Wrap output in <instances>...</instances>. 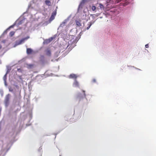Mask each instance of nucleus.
Here are the masks:
<instances>
[{
	"label": "nucleus",
	"mask_w": 156,
	"mask_h": 156,
	"mask_svg": "<svg viewBox=\"0 0 156 156\" xmlns=\"http://www.w3.org/2000/svg\"><path fill=\"white\" fill-rule=\"evenodd\" d=\"M45 4L48 5V6H50L51 5V3L50 1L49 0H46V1L45 2Z\"/></svg>",
	"instance_id": "f8f14e48"
},
{
	"label": "nucleus",
	"mask_w": 156,
	"mask_h": 156,
	"mask_svg": "<svg viewBox=\"0 0 156 156\" xmlns=\"http://www.w3.org/2000/svg\"><path fill=\"white\" fill-rule=\"evenodd\" d=\"M94 23V22L92 23L91 22H90L88 24V26L87 27V29L88 30L90 26L92 25L93 23Z\"/></svg>",
	"instance_id": "ddd939ff"
},
{
	"label": "nucleus",
	"mask_w": 156,
	"mask_h": 156,
	"mask_svg": "<svg viewBox=\"0 0 156 156\" xmlns=\"http://www.w3.org/2000/svg\"><path fill=\"white\" fill-rule=\"evenodd\" d=\"M128 0H115V2H114V3L115 4H117V3H119V2L121 1H124V2H126L125 3H124V5H126L127 4H126V3L127 2V1Z\"/></svg>",
	"instance_id": "39448f33"
},
{
	"label": "nucleus",
	"mask_w": 156,
	"mask_h": 156,
	"mask_svg": "<svg viewBox=\"0 0 156 156\" xmlns=\"http://www.w3.org/2000/svg\"><path fill=\"white\" fill-rule=\"evenodd\" d=\"M17 71L18 72H22V70L20 69H18Z\"/></svg>",
	"instance_id": "412c9836"
},
{
	"label": "nucleus",
	"mask_w": 156,
	"mask_h": 156,
	"mask_svg": "<svg viewBox=\"0 0 156 156\" xmlns=\"http://www.w3.org/2000/svg\"><path fill=\"white\" fill-rule=\"evenodd\" d=\"M45 53L48 56H50L51 55V50L49 49H48L45 51Z\"/></svg>",
	"instance_id": "6e6552de"
},
{
	"label": "nucleus",
	"mask_w": 156,
	"mask_h": 156,
	"mask_svg": "<svg viewBox=\"0 0 156 156\" xmlns=\"http://www.w3.org/2000/svg\"><path fill=\"white\" fill-rule=\"evenodd\" d=\"M66 22H63L62 23H61L60 25V26L63 27V26H64L65 24H66Z\"/></svg>",
	"instance_id": "a211bd4d"
},
{
	"label": "nucleus",
	"mask_w": 156,
	"mask_h": 156,
	"mask_svg": "<svg viewBox=\"0 0 156 156\" xmlns=\"http://www.w3.org/2000/svg\"><path fill=\"white\" fill-rule=\"evenodd\" d=\"M51 40H52L53 39V38L52 37H51Z\"/></svg>",
	"instance_id": "393cba45"
},
{
	"label": "nucleus",
	"mask_w": 156,
	"mask_h": 156,
	"mask_svg": "<svg viewBox=\"0 0 156 156\" xmlns=\"http://www.w3.org/2000/svg\"><path fill=\"white\" fill-rule=\"evenodd\" d=\"M73 85L74 87H79V83L76 80H75L73 84Z\"/></svg>",
	"instance_id": "423d86ee"
},
{
	"label": "nucleus",
	"mask_w": 156,
	"mask_h": 156,
	"mask_svg": "<svg viewBox=\"0 0 156 156\" xmlns=\"http://www.w3.org/2000/svg\"><path fill=\"white\" fill-rule=\"evenodd\" d=\"M85 2V0H83L81 2V3L79 5V8H80L82 5V3H84Z\"/></svg>",
	"instance_id": "6ab92c4d"
},
{
	"label": "nucleus",
	"mask_w": 156,
	"mask_h": 156,
	"mask_svg": "<svg viewBox=\"0 0 156 156\" xmlns=\"http://www.w3.org/2000/svg\"><path fill=\"white\" fill-rule=\"evenodd\" d=\"M100 13H98L95 14H90V16L92 17L93 19H94L96 17L100 15Z\"/></svg>",
	"instance_id": "0eeeda50"
},
{
	"label": "nucleus",
	"mask_w": 156,
	"mask_h": 156,
	"mask_svg": "<svg viewBox=\"0 0 156 156\" xmlns=\"http://www.w3.org/2000/svg\"><path fill=\"white\" fill-rule=\"evenodd\" d=\"M96 82V79H93L92 80V83H95Z\"/></svg>",
	"instance_id": "aec40b11"
},
{
	"label": "nucleus",
	"mask_w": 156,
	"mask_h": 156,
	"mask_svg": "<svg viewBox=\"0 0 156 156\" xmlns=\"http://www.w3.org/2000/svg\"><path fill=\"white\" fill-rule=\"evenodd\" d=\"M2 48V45L0 44V49Z\"/></svg>",
	"instance_id": "b1692460"
},
{
	"label": "nucleus",
	"mask_w": 156,
	"mask_h": 156,
	"mask_svg": "<svg viewBox=\"0 0 156 156\" xmlns=\"http://www.w3.org/2000/svg\"><path fill=\"white\" fill-rule=\"evenodd\" d=\"M14 34H15L14 32L12 31L10 32V33H9V35L11 37H12Z\"/></svg>",
	"instance_id": "dca6fc26"
},
{
	"label": "nucleus",
	"mask_w": 156,
	"mask_h": 156,
	"mask_svg": "<svg viewBox=\"0 0 156 156\" xmlns=\"http://www.w3.org/2000/svg\"><path fill=\"white\" fill-rule=\"evenodd\" d=\"M27 67L28 69H31L34 66V65L32 64H27Z\"/></svg>",
	"instance_id": "9b49d317"
},
{
	"label": "nucleus",
	"mask_w": 156,
	"mask_h": 156,
	"mask_svg": "<svg viewBox=\"0 0 156 156\" xmlns=\"http://www.w3.org/2000/svg\"><path fill=\"white\" fill-rule=\"evenodd\" d=\"M83 95H82L80 93H79L77 96L76 98L79 101H82L83 99L86 98V95L85 94V91L83 90Z\"/></svg>",
	"instance_id": "f257e3e1"
},
{
	"label": "nucleus",
	"mask_w": 156,
	"mask_h": 156,
	"mask_svg": "<svg viewBox=\"0 0 156 156\" xmlns=\"http://www.w3.org/2000/svg\"><path fill=\"white\" fill-rule=\"evenodd\" d=\"M68 43V45L67 47L69 46V45L70 44H71V41H69Z\"/></svg>",
	"instance_id": "5701e85b"
},
{
	"label": "nucleus",
	"mask_w": 156,
	"mask_h": 156,
	"mask_svg": "<svg viewBox=\"0 0 156 156\" xmlns=\"http://www.w3.org/2000/svg\"><path fill=\"white\" fill-rule=\"evenodd\" d=\"M99 7H100V9H104V6L101 3L99 4Z\"/></svg>",
	"instance_id": "2eb2a0df"
},
{
	"label": "nucleus",
	"mask_w": 156,
	"mask_h": 156,
	"mask_svg": "<svg viewBox=\"0 0 156 156\" xmlns=\"http://www.w3.org/2000/svg\"><path fill=\"white\" fill-rule=\"evenodd\" d=\"M96 9V7L95 6H92L91 7V9L93 11H95Z\"/></svg>",
	"instance_id": "f3484780"
},
{
	"label": "nucleus",
	"mask_w": 156,
	"mask_h": 156,
	"mask_svg": "<svg viewBox=\"0 0 156 156\" xmlns=\"http://www.w3.org/2000/svg\"><path fill=\"white\" fill-rule=\"evenodd\" d=\"M10 95L9 94H7L5 97V102L6 104H8L9 102Z\"/></svg>",
	"instance_id": "20e7f679"
},
{
	"label": "nucleus",
	"mask_w": 156,
	"mask_h": 156,
	"mask_svg": "<svg viewBox=\"0 0 156 156\" xmlns=\"http://www.w3.org/2000/svg\"><path fill=\"white\" fill-rule=\"evenodd\" d=\"M56 13L57 10L56 9L53 12L52 14V15L49 20L50 22L51 21L55 19V16L56 15Z\"/></svg>",
	"instance_id": "f03ea898"
},
{
	"label": "nucleus",
	"mask_w": 156,
	"mask_h": 156,
	"mask_svg": "<svg viewBox=\"0 0 156 156\" xmlns=\"http://www.w3.org/2000/svg\"><path fill=\"white\" fill-rule=\"evenodd\" d=\"M69 78L70 79H74L75 80H76V79L77 78L78 76L76 74H70L69 76Z\"/></svg>",
	"instance_id": "7ed1b4c3"
},
{
	"label": "nucleus",
	"mask_w": 156,
	"mask_h": 156,
	"mask_svg": "<svg viewBox=\"0 0 156 156\" xmlns=\"http://www.w3.org/2000/svg\"><path fill=\"white\" fill-rule=\"evenodd\" d=\"M32 51V50L30 48H27V53L28 54H30Z\"/></svg>",
	"instance_id": "1a4fd4ad"
},
{
	"label": "nucleus",
	"mask_w": 156,
	"mask_h": 156,
	"mask_svg": "<svg viewBox=\"0 0 156 156\" xmlns=\"http://www.w3.org/2000/svg\"><path fill=\"white\" fill-rule=\"evenodd\" d=\"M6 75H5V76H4V77H5V76H6Z\"/></svg>",
	"instance_id": "a878e982"
},
{
	"label": "nucleus",
	"mask_w": 156,
	"mask_h": 156,
	"mask_svg": "<svg viewBox=\"0 0 156 156\" xmlns=\"http://www.w3.org/2000/svg\"><path fill=\"white\" fill-rule=\"evenodd\" d=\"M75 22L77 26L79 27L81 26V24L80 22V21L76 20Z\"/></svg>",
	"instance_id": "9d476101"
},
{
	"label": "nucleus",
	"mask_w": 156,
	"mask_h": 156,
	"mask_svg": "<svg viewBox=\"0 0 156 156\" xmlns=\"http://www.w3.org/2000/svg\"><path fill=\"white\" fill-rule=\"evenodd\" d=\"M145 47L146 48H147L149 47V45H148V44H146L145 45Z\"/></svg>",
	"instance_id": "4be33fe9"
},
{
	"label": "nucleus",
	"mask_w": 156,
	"mask_h": 156,
	"mask_svg": "<svg viewBox=\"0 0 156 156\" xmlns=\"http://www.w3.org/2000/svg\"><path fill=\"white\" fill-rule=\"evenodd\" d=\"M27 38H23V39H21V40H20V41H19V42L18 43V44H21L22 43H23L24 42V41H25V40L26 39H27Z\"/></svg>",
	"instance_id": "4468645a"
}]
</instances>
